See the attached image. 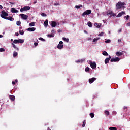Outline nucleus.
I'll use <instances>...</instances> for the list:
<instances>
[{
	"mask_svg": "<svg viewBox=\"0 0 130 130\" xmlns=\"http://www.w3.org/2000/svg\"><path fill=\"white\" fill-rule=\"evenodd\" d=\"M124 5H125V3L124 2H118L116 4V9L120 10V9H122V8H124Z\"/></svg>",
	"mask_w": 130,
	"mask_h": 130,
	"instance_id": "nucleus-1",
	"label": "nucleus"
},
{
	"mask_svg": "<svg viewBox=\"0 0 130 130\" xmlns=\"http://www.w3.org/2000/svg\"><path fill=\"white\" fill-rule=\"evenodd\" d=\"M8 16H9V14L7 12H6L5 10H3L1 12V18H3V19H6V18H7Z\"/></svg>",
	"mask_w": 130,
	"mask_h": 130,
	"instance_id": "nucleus-2",
	"label": "nucleus"
},
{
	"mask_svg": "<svg viewBox=\"0 0 130 130\" xmlns=\"http://www.w3.org/2000/svg\"><path fill=\"white\" fill-rule=\"evenodd\" d=\"M91 13H92V10H87L86 11L84 12V13L82 14V17H85V16L87 15H91Z\"/></svg>",
	"mask_w": 130,
	"mask_h": 130,
	"instance_id": "nucleus-3",
	"label": "nucleus"
},
{
	"mask_svg": "<svg viewBox=\"0 0 130 130\" xmlns=\"http://www.w3.org/2000/svg\"><path fill=\"white\" fill-rule=\"evenodd\" d=\"M31 9L30 6H25L23 8H21L20 12H24L25 11H29Z\"/></svg>",
	"mask_w": 130,
	"mask_h": 130,
	"instance_id": "nucleus-4",
	"label": "nucleus"
},
{
	"mask_svg": "<svg viewBox=\"0 0 130 130\" xmlns=\"http://www.w3.org/2000/svg\"><path fill=\"white\" fill-rule=\"evenodd\" d=\"M63 42L60 41L59 44L57 46V48L58 49H62L63 48Z\"/></svg>",
	"mask_w": 130,
	"mask_h": 130,
	"instance_id": "nucleus-5",
	"label": "nucleus"
},
{
	"mask_svg": "<svg viewBox=\"0 0 130 130\" xmlns=\"http://www.w3.org/2000/svg\"><path fill=\"white\" fill-rule=\"evenodd\" d=\"M119 60H120V58L119 57L112 58L111 59V62H117L119 61Z\"/></svg>",
	"mask_w": 130,
	"mask_h": 130,
	"instance_id": "nucleus-6",
	"label": "nucleus"
},
{
	"mask_svg": "<svg viewBox=\"0 0 130 130\" xmlns=\"http://www.w3.org/2000/svg\"><path fill=\"white\" fill-rule=\"evenodd\" d=\"M91 68H92V69L93 70H94V69H96L97 65L96 64V62H91L90 64Z\"/></svg>",
	"mask_w": 130,
	"mask_h": 130,
	"instance_id": "nucleus-7",
	"label": "nucleus"
},
{
	"mask_svg": "<svg viewBox=\"0 0 130 130\" xmlns=\"http://www.w3.org/2000/svg\"><path fill=\"white\" fill-rule=\"evenodd\" d=\"M20 15L23 20H27V19H28V16L27 15L24 14H20Z\"/></svg>",
	"mask_w": 130,
	"mask_h": 130,
	"instance_id": "nucleus-8",
	"label": "nucleus"
},
{
	"mask_svg": "<svg viewBox=\"0 0 130 130\" xmlns=\"http://www.w3.org/2000/svg\"><path fill=\"white\" fill-rule=\"evenodd\" d=\"M107 13L108 15H111V16H110V18L116 16L115 13H113L112 11H108Z\"/></svg>",
	"mask_w": 130,
	"mask_h": 130,
	"instance_id": "nucleus-9",
	"label": "nucleus"
},
{
	"mask_svg": "<svg viewBox=\"0 0 130 130\" xmlns=\"http://www.w3.org/2000/svg\"><path fill=\"white\" fill-rule=\"evenodd\" d=\"M96 81V78H92L89 79V84H92V83H94Z\"/></svg>",
	"mask_w": 130,
	"mask_h": 130,
	"instance_id": "nucleus-10",
	"label": "nucleus"
},
{
	"mask_svg": "<svg viewBox=\"0 0 130 130\" xmlns=\"http://www.w3.org/2000/svg\"><path fill=\"white\" fill-rule=\"evenodd\" d=\"M110 59H111V56H109L108 58L105 59V63L106 64H107V63H108L109 62V60H110Z\"/></svg>",
	"mask_w": 130,
	"mask_h": 130,
	"instance_id": "nucleus-11",
	"label": "nucleus"
},
{
	"mask_svg": "<svg viewBox=\"0 0 130 130\" xmlns=\"http://www.w3.org/2000/svg\"><path fill=\"white\" fill-rule=\"evenodd\" d=\"M35 30H36V28H35V27H29L27 29V31H28L29 32H34Z\"/></svg>",
	"mask_w": 130,
	"mask_h": 130,
	"instance_id": "nucleus-12",
	"label": "nucleus"
},
{
	"mask_svg": "<svg viewBox=\"0 0 130 130\" xmlns=\"http://www.w3.org/2000/svg\"><path fill=\"white\" fill-rule=\"evenodd\" d=\"M124 14H125V12L124 11H122L121 12H120L117 16V17H118V18H119L120 17H121V16H122L123 15H124Z\"/></svg>",
	"mask_w": 130,
	"mask_h": 130,
	"instance_id": "nucleus-13",
	"label": "nucleus"
},
{
	"mask_svg": "<svg viewBox=\"0 0 130 130\" xmlns=\"http://www.w3.org/2000/svg\"><path fill=\"white\" fill-rule=\"evenodd\" d=\"M123 51L117 52L116 53V55H117V56H121V55H123Z\"/></svg>",
	"mask_w": 130,
	"mask_h": 130,
	"instance_id": "nucleus-14",
	"label": "nucleus"
},
{
	"mask_svg": "<svg viewBox=\"0 0 130 130\" xmlns=\"http://www.w3.org/2000/svg\"><path fill=\"white\" fill-rule=\"evenodd\" d=\"M9 98L11 101H15V99H16L15 95H9Z\"/></svg>",
	"mask_w": 130,
	"mask_h": 130,
	"instance_id": "nucleus-15",
	"label": "nucleus"
},
{
	"mask_svg": "<svg viewBox=\"0 0 130 130\" xmlns=\"http://www.w3.org/2000/svg\"><path fill=\"white\" fill-rule=\"evenodd\" d=\"M5 20H8L9 21H14V18L9 16V17H5Z\"/></svg>",
	"mask_w": 130,
	"mask_h": 130,
	"instance_id": "nucleus-16",
	"label": "nucleus"
},
{
	"mask_svg": "<svg viewBox=\"0 0 130 130\" xmlns=\"http://www.w3.org/2000/svg\"><path fill=\"white\" fill-rule=\"evenodd\" d=\"M11 13H19V11L16 10L15 8H12L11 9Z\"/></svg>",
	"mask_w": 130,
	"mask_h": 130,
	"instance_id": "nucleus-17",
	"label": "nucleus"
},
{
	"mask_svg": "<svg viewBox=\"0 0 130 130\" xmlns=\"http://www.w3.org/2000/svg\"><path fill=\"white\" fill-rule=\"evenodd\" d=\"M51 26L53 27L54 28L56 26V22L55 21H51Z\"/></svg>",
	"mask_w": 130,
	"mask_h": 130,
	"instance_id": "nucleus-18",
	"label": "nucleus"
},
{
	"mask_svg": "<svg viewBox=\"0 0 130 130\" xmlns=\"http://www.w3.org/2000/svg\"><path fill=\"white\" fill-rule=\"evenodd\" d=\"M44 25L45 27H47L48 26V20L46 19L44 21Z\"/></svg>",
	"mask_w": 130,
	"mask_h": 130,
	"instance_id": "nucleus-19",
	"label": "nucleus"
},
{
	"mask_svg": "<svg viewBox=\"0 0 130 130\" xmlns=\"http://www.w3.org/2000/svg\"><path fill=\"white\" fill-rule=\"evenodd\" d=\"M12 45L15 49H16L17 51H19V48L16 47V45L14 44V43H12Z\"/></svg>",
	"mask_w": 130,
	"mask_h": 130,
	"instance_id": "nucleus-20",
	"label": "nucleus"
},
{
	"mask_svg": "<svg viewBox=\"0 0 130 130\" xmlns=\"http://www.w3.org/2000/svg\"><path fill=\"white\" fill-rule=\"evenodd\" d=\"M102 54L105 56H108V53L105 51L103 52Z\"/></svg>",
	"mask_w": 130,
	"mask_h": 130,
	"instance_id": "nucleus-21",
	"label": "nucleus"
},
{
	"mask_svg": "<svg viewBox=\"0 0 130 130\" xmlns=\"http://www.w3.org/2000/svg\"><path fill=\"white\" fill-rule=\"evenodd\" d=\"M29 26H30V27H34V26H35V22H31V23H29Z\"/></svg>",
	"mask_w": 130,
	"mask_h": 130,
	"instance_id": "nucleus-22",
	"label": "nucleus"
},
{
	"mask_svg": "<svg viewBox=\"0 0 130 130\" xmlns=\"http://www.w3.org/2000/svg\"><path fill=\"white\" fill-rule=\"evenodd\" d=\"M109 130H117V128L115 127H110L109 128Z\"/></svg>",
	"mask_w": 130,
	"mask_h": 130,
	"instance_id": "nucleus-23",
	"label": "nucleus"
},
{
	"mask_svg": "<svg viewBox=\"0 0 130 130\" xmlns=\"http://www.w3.org/2000/svg\"><path fill=\"white\" fill-rule=\"evenodd\" d=\"M87 25H88V27H91L93 26V25H92V22H88Z\"/></svg>",
	"mask_w": 130,
	"mask_h": 130,
	"instance_id": "nucleus-24",
	"label": "nucleus"
},
{
	"mask_svg": "<svg viewBox=\"0 0 130 130\" xmlns=\"http://www.w3.org/2000/svg\"><path fill=\"white\" fill-rule=\"evenodd\" d=\"M17 55H18V52H17L16 51H14V52H13L14 57H16V56H17Z\"/></svg>",
	"mask_w": 130,
	"mask_h": 130,
	"instance_id": "nucleus-25",
	"label": "nucleus"
},
{
	"mask_svg": "<svg viewBox=\"0 0 130 130\" xmlns=\"http://www.w3.org/2000/svg\"><path fill=\"white\" fill-rule=\"evenodd\" d=\"M47 36L51 38V37H54V34H49L47 35Z\"/></svg>",
	"mask_w": 130,
	"mask_h": 130,
	"instance_id": "nucleus-26",
	"label": "nucleus"
},
{
	"mask_svg": "<svg viewBox=\"0 0 130 130\" xmlns=\"http://www.w3.org/2000/svg\"><path fill=\"white\" fill-rule=\"evenodd\" d=\"M81 7H83V5H76L75 6L76 9H80V8H81Z\"/></svg>",
	"mask_w": 130,
	"mask_h": 130,
	"instance_id": "nucleus-27",
	"label": "nucleus"
},
{
	"mask_svg": "<svg viewBox=\"0 0 130 130\" xmlns=\"http://www.w3.org/2000/svg\"><path fill=\"white\" fill-rule=\"evenodd\" d=\"M24 33H25L24 30H19V34L20 35H24Z\"/></svg>",
	"mask_w": 130,
	"mask_h": 130,
	"instance_id": "nucleus-28",
	"label": "nucleus"
},
{
	"mask_svg": "<svg viewBox=\"0 0 130 130\" xmlns=\"http://www.w3.org/2000/svg\"><path fill=\"white\" fill-rule=\"evenodd\" d=\"M18 43H24V40L22 39H19L18 40Z\"/></svg>",
	"mask_w": 130,
	"mask_h": 130,
	"instance_id": "nucleus-29",
	"label": "nucleus"
},
{
	"mask_svg": "<svg viewBox=\"0 0 130 130\" xmlns=\"http://www.w3.org/2000/svg\"><path fill=\"white\" fill-rule=\"evenodd\" d=\"M86 126V120H84L82 124V127H85Z\"/></svg>",
	"mask_w": 130,
	"mask_h": 130,
	"instance_id": "nucleus-30",
	"label": "nucleus"
},
{
	"mask_svg": "<svg viewBox=\"0 0 130 130\" xmlns=\"http://www.w3.org/2000/svg\"><path fill=\"white\" fill-rule=\"evenodd\" d=\"M63 40H64V41H66V42H69V39L68 38H66L64 37H63L62 38Z\"/></svg>",
	"mask_w": 130,
	"mask_h": 130,
	"instance_id": "nucleus-31",
	"label": "nucleus"
},
{
	"mask_svg": "<svg viewBox=\"0 0 130 130\" xmlns=\"http://www.w3.org/2000/svg\"><path fill=\"white\" fill-rule=\"evenodd\" d=\"M89 115H90V117L91 118H93V117H94V113H91L90 114H89Z\"/></svg>",
	"mask_w": 130,
	"mask_h": 130,
	"instance_id": "nucleus-32",
	"label": "nucleus"
},
{
	"mask_svg": "<svg viewBox=\"0 0 130 130\" xmlns=\"http://www.w3.org/2000/svg\"><path fill=\"white\" fill-rule=\"evenodd\" d=\"M85 71L86 72H90V68L89 67H87L85 68Z\"/></svg>",
	"mask_w": 130,
	"mask_h": 130,
	"instance_id": "nucleus-33",
	"label": "nucleus"
},
{
	"mask_svg": "<svg viewBox=\"0 0 130 130\" xmlns=\"http://www.w3.org/2000/svg\"><path fill=\"white\" fill-rule=\"evenodd\" d=\"M99 39H100V38H94L93 40V42H96V41H98V40H99Z\"/></svg>",
	"mask_w": 130,
	"mask_h": 130,
	"instance_id": "nucleus-34",
	"label": "nucleus"
},
{
	"mask_svg": "<svg viewBox=\"0 0 130 130\" xmlns=\"http://www.w3.org/2000/svg\"><path fill=\"white\" fill-rule=\"evenodd\" d=\"M13 43H14L15 44H17V43H19V42H18V40H14L13 41Z\"/></svg>",
	"mask_w": 130,
	"mask_h": 130,
	"instance_id": "nucleus-35",
	"label": "nucleus"
},
{
	"mask_svg": "<svg viewBox=\"0 0 130 130\" xmlns=\"http://www.w3.org/2000/svg\"><path fill=\"white\" fill-rule=\"evenodd\" d=\"M16 25L17 26H20V25H21V21H17Z\"/></svg>",
	"mask_w": 130,
	"mask_h": 130,
	"instance_id": "nucleus-36",
	"label": "nucleus"
},
{
	"mask_svg": "<svg viewBox=\"0 0 130 130\" xmlns=\"http://www.w3.org/2000/svg\"><path fill=\"white\" fill-rule=\"evenodd\" d=\"M125 18H126V20L127 21L129 19V15L125 16Z\"/></svg>",
	"mask_w": 130,
	"mask_h": 130,
	"instance_id": "nucleus-37",
	"label": "nucleus"
},
{
	"mask_svg": "<svg viewBox=\"0 0 130 130\" xmlns=\"http://www.w3.org/2000/svg\"><path fill=\"white\" fill-rule=\"evenodd\" d=\"M95 27H96V28H100V25H99V24H98V23H96Z\"/></svg>",
	"mask_w": 130,
	"mask_h": 130,
	"instance_id": "nucleus-38",
	"label": "nucleus"
},
{
	"mask_svg": "<svg viewBox=\"0 0 130 130\" xmlns=\"http://www.w3.org/2000/svg\"><path fill=\"white\" fill-rule=\"evenodd\" d=\"M4 51H5V50L3 48H0V52H4Z\"/></svg>",
	"mask_w": 130,
	"mask_h": 130,
	"instance_id": "nucleus-39",
	"label": "nucleus"
},
{
	"mask_svg": "<svg viewBox=\"0 0 130 130\" xmlns=\"http://www.w3.org/2000/svg\"><path fill=\"white\" fill-rule=\"evenodd\" d=\"M41 16H42V17H46V14L42 13Z\"/></svg>",
	"mask_w": 130,
	"mask_h": 130,
	"instance_id": "nucleus-40",
	"label": "nucleus"
},
{
	"mask_svg": "<svg viewBox=\"0 0 130 130\" xmlns=\"http://www.w3.org/2000/svg\"><path fill=\"white\" fill-rule=\"evenodd\" d=\"M103 35H104V32H102L99 35V36H103Z\"/></svg>",
	"mask_w": 130,
	"mask_h": 130,
	"instance_id": "nucleus-41",
	"label": "nucleus"
},
{
	"mask_svg": "<svg viewBox=\"0 0 130 130\" xmlns=\"http://www.w3.org/2000/svg\"><path fill=\"white\" fill-rule=\"evenodd\" d=\"M105 114H106V115H109V111H105Z\"/></svg>",
	"mask_w": 130,
	"mask_h": 130,
	"instance_id": "nucleus-42",
	"label": "nucleus"
},
{
	"mask_svg": "<svg viewBox=\"0 0 130 130\" xmlns=\"http://www.w3.org/2000/svg\"><path fill=\"white\" fill-rule=\"evenodd\" d=\"M39 40H41L42 41H44V39H43V38H39Z\"/></svg>",
	"mask_w": 130,
	"mask_h": 130,
	"instance_id": "nucleus-43",
	"label": "nucleus"
},
{
	"mask_svg": "<svg viewBox=\"0 0 130 130\" xmlns=\"http://www.w3.org/2000/svg\"><path fill=\"white\" fill-rule=\"evenodd\" d=\"M106 43H110V40H108L105 41Z\"/></svg>",
	"mask_w": 130,
	"mask_h": 130,
	"instance_id": "nucleus-44",
	"label": "nucleus"
},
{
	"mask_svg": "<svg viewBox=\"0 0 130 130\" xmlns=\"http://www.w3.org/2000/svg\"><path fill=\"white\" fill-rule=\"evenodd\" d=\"M85 60H86L85 59H81V60H80V62H81V63L84 62V61H85Z\"/></svg>",
	"mask_w": 130,
	"mask_h": 130,
	"instance_id": "nucleus-45",
	"label": "nucleus"
},
{
	"mask_svg": "<svg viewBox=\"0 0 130 130\" xmlns=\"http://www.w3.org/2000/svg\"><path fill=\"white\" fill-rule=\"evenodd\" d=\"M34 45H35V46H37V45H38V43L35 42V43H34Z\"/></svg>",
	"mask_w": 130,
	"mask_h": 130,
	"instance_id": "nucleus-46",
	"label": "nucleus"
},
{
	"mask_svg": "<svg viewBox=\"0 0 130 130\" xmlns=\"http://www.w3.org/2000/svg\"><path fill=\"white\" fill-rule=\"evenodd\" d=\"M12 85H16V82L15 81H12Z\"/></svg>",
	"mask_w": 130,
	"mask_h": 130,
	"instance_id": "nucleus-47",
	"label": "nucleus"
},
{
	"mask_svg": "<svg viewBox=\"0 0 130 130\" xmlns=\"http://www.w3.org/2000/svg\"><path fill=\"white\" fill-rule=\"evenodd\" d=\"M15 35L16 36H18L19 35V32H15Z\"/></svg>",
	"mask_w": 130,
	"mask_h": 130,
	"instance_id": "nucleus-48",
	"label": "nucleus"
},
{
	"mask_svg": "<svg viewBox=\"0 0 130 130\" xmlns=\"http://www.w3.org/2000/svg\"><path fill=\"white\" fill-rule=\"evenodd\" d=\"M118 42H119V43L121 42V39H118Z\"/></svg>",
	"mask_w": 130,
	"mask_h": 130,
	"instance_id": "nucleus-49",
	"label": "nucleus"
},
{
	"mask_svg": "<svg viewBox=\"0 0 130 130\" xmlns=\"http://www.w3.org/2000/svg\"><path fill=\"white\" fill-rule=\"evenodd\" d=\"M76 62H81L80 60H78V61H76Z\"/></svg>",
	"mask_w": 130,
	"mask_h": 130,
	"instance_id": "nucleus-50",
	"label": "nucleus"
},
{
	"mask_svg": "<svg viewBox=\"0 0 130 130\" xmlns=\"http://www.w3.org/2000/svg\"><path fill=\"white\" fill-rule=\"evenodd\" d=\"M0 9H3V6H2L1 5H0Z\"/></svg>",
	"mask_w": 130,
	"mask_h": 130,
	"instance_id": "nucleus-51",
	"label": "nucleus"
},
{
	"mask_svg": "<svg viewBox=\"0 0 130 130\" xmlns=\"http://www.w3.org/2000/svg\"><path fill=\"white\" fill-rule=\"evenodd\" d=\"M58 32H62V30H60V29H58Z\"/></svg>",
	"mask_w": 130,
	"mask_h": 130,
	"instance_id": "nucleus-52",
	"label": "nucleus"
},
{
	"mask_svg": "<svg viewBox=\"0 0 130 130\" xmlns=\"http://www.w3.org/2000/svg\"><path fill=\"white\" fill-rule=\"evenodd\" d=\"M14 82H15V84H16V83H18V80H15Z\"/></svg>",
	"mask_w": 130,
	"mask_h": 130,
	"instance_id": "nucleus-53",
	"label": "nucleus"
},
{
	"mask_svg": "<svg viewBox=\"0 0 130 130\" xmlns=\"http://www.w3.org/2000/svg\"><path fill=\"white\" fill-rule=\"evenodd\" d=\"M54 5H55V6H56V5H59V4H58V3H54Z\"/></svg>",
	"mask_w": 130,
	"mask_h": 130,
	"instance_id": "nucleus-54",
	"label": "nucleus"
},
{
	"mask_svg": "<svg viewBox=\"0 0 130 130\" xmlns=\"http://www.w3.org/2000/svg\"><path fill=\"white\" fill-rule=\"evenodd\" d=\"M51 32H52V33H54V30H53V29L52 30Z\"/></svg>",
	"mask_w": 130,
	"mask_h": 130,
	"instance_id": "nucleus-55",
	"label": "nucleus"
},
{
	"mask_svg": "<svg viewBox=\"0 0 130 130\" xmlns=\"http://www.w3.org/2000/svg\"><path fill=\"white\" fill-rule=\"evenodd\" d=\"M59 25V23H56V26H58Z\"/></svg>",
	"mask_w": 130,
	"mask_h": 130,
	"instance_id": "nucleus-56",
	"label": "nucleus"
},
{
	"mask_svg": "<svg viewBox=\"0 0 130 130\" xmlns=\"http://www.w3.org/2000/svg\"><path fill=\"white\" fill-rule=\"evenodd\" d=\"M3 37V35H0V38H2Z\"/></svg>",
	"mask_w": 130,
	"mask_h": 130,
	"instance_id": "nucleus-57",
	"label": "nucleus"
},
{
	"mask_svg": "<svg viewBox=\"0 0 130 130\" xmlns=\"http://www.w3.org/2000/svg\"><path fill=\"white\" fill-rule=\"evenodd\" d=\"M36 3H37V2L36 1L34 2V4H36Z\"/></svg>",
	"mask_w": 130,
	"mask_h": 130,
	"instance_id": "nucleus-58",
	"label": "nucleus"
},
{
	"mask_svg": "<svg viewBox=\"0 0 130 130\" xmlns=\"http://www.w3.org/2000/svg\"><path fill=\"white\" fill-rule=\"evenodd\" d=\"M126 108H127L126 107H124V109H126Z\"/></svg>",
	"mask_w": 130,
	"mask_h": 130,
	"instance_id": "nucleus-59",
	"label": "nucleus"
},
{
	"mask_svg": "<svg viewBox=\"0 0 130 130\" xmlns=\"http://www.w3.org/2000/svg\"><path fill=\"white\" fill-rule=\"evenodd\" d=\"M84 33H87V31H86V30H84Z\"/></svg>",
	"mask_w": 130,
	"mask_h": 130,
	"instance_id": "nucleus-60",
	"label": "nucleus"
},
{
	"mask_svg": "<svg viewBox=\"0 0 130 130\" xmlns=\"http://www.w3.org/2000/svg\"><path fill=\"white\" fill-rule=\"evenodd\" d=\"M13 39H11V42H13Z\"/></svg>",
	"mask_w": 130,
	"mask_h": 130,
	"instance_id": "nucleus-61",
	"label": "nucleus"
},
{
	"mask_svg": "<svg viewBox=\"0 0 130 130\" xmlns=\"http://www.w3.org/2000/svg\"><path fill=\"white\" fill-rule=\"evenodd\" d=\"M119 32H121V29H120V30H119V31H118Z\"/></svg>",
	"mask_w": 130,
	"mask_h": 130,
	"instance_id": "nucleus-62",
	"label": "nucleus"
},
{
	"mask_svg": "<svg viewBox=\"0 0 130 130\" xmlns=\"http://www.w3.org/2000/svg\"><path fill=\"white\" fill-rule=\"evenodd\" d=\"M10 4H13L12 3L10 2Z\"/></svg>",
	"mask_w": 130,
	"mask_h": 130,
	"instance_id": "nucleus-63",
	"label": "nucleus"
}]
</instances>
